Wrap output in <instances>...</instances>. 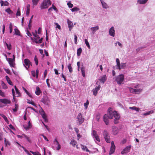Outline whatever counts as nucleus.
Wrapping results in <instances>:
<instances>
[{
  "label": "nucleus",
  "mask_w": 155,
  "mask_h": 155,
  "mask_svg": "<svg viewBox=\"0 0 155 155\" xmlns=\"http://www.w3.org/2000/svg\"><path fill=\"white\" fill-rule=\"evenodd\" d=\"M119 129L118 127L115 126L112 127V134L114 135H117L119 132Z\"/></svg>",
  "instance_id": "obj_7"
},
{
  "label": "nucleus",
  "mask_w": 155,
  "mask_h": 155,
  "mask_svg": "<svg viewBox=\"0 0 155 155\" xmlns=\"http://www.w3.org/2000/svg\"><path fill=\"white\" fill-rule=\"evenodd\" d=\"M116 62L117 63L116 66L117 69L120 70L121 69H124L126 67V63H120V61L118 58L116 59Z\"/></svg>",
  "instance_id": "obj_3"
},
{
  "label": "nucleus",
  "mask_w": 155,
  "mask_h": 155,
  "mask_svg": "<svg viewBox=\"0 0 155 155\" xmlns=\"http://www.w3.org/2000/svg\"><path fill=\"white\" fill-rule=\"evenodd\" d=\"M77 121L80 124H81L84 121V119L82 117V115L81 113H79L77 117Z\"/></svg>",
  "instance_id": "obj_8"
},
{
  "label": "nucleus",
  "mask_w": 155,
  "mask_h": 155,
  "mask_svg": "<svg viewBox=\"0 0 155 155\" xmlns=\"http://www.w3.org/2000/svg\"><path fill=\"white\" fill-rule=\"evenodd\" d=\"M84 41L86 46L88 47V48L89 49H90V46L88 41H87V40L86 39H84Z\"/></svg>",
  "instance_id": "obj_43"
},
{
  "label": "nucleus",
  "mask_w": 155,
  "mask_h": 155,
  "mask_svg": "<svg viewBox=\"0 0 155 155\" xmlns=\"http://www.w3.org/2000/svg\"><path fill=\"white\" fill-rule=\"evenodd\" d=\"M5 78L8 84L11 85H13L12 83L10 80L9 78L7 76H5Z\"/></svg>",
  "instance_id": "obj_30"
},
{
  "label": "nucleus",
  "mask_w": 155,
  "mask_h": 155,
  "mask_svg": "<svg viewBox=\"0 0 155 155\" xmlns=\"http://www.w3.org/2000/svg\"><path fill=\"white\" fill-rule=\"evenodd\" d=\"M22 148L23 149L24 151L26 152V153L28 155H32L29 152L26 150L24 147H22Z\"/></svg>",
  "instance_id": "obj_47"
},
{
  "label": "nucleus",
  "mask_w": 155,
  "mask_h": 155,
  "mask_svg": "<svg viewBox=\"0 0 155 155\" xmlns=\"http://www.w3.org/2000/svg\"><path fill=\"white\" fill-rule=\"evenodd\" d=\"M103 135L105 141L107 143L110 142V137L107 131L104 130L103 133Z\"/></svg>",
  "instance_id": "obj_5"
},
{
  "label": "nucleus",
  "mask_w": 155,
  "mask_h": 155,
  "mask_svg": "<svg viewBox=\"0 0 155 155\" xmlns=\"http://www.w3.org/2000/svg\"><path fill=\"white\" fill-rule=\"evenodd\" d=\"M81 148L83 150H85L86 152H89V153H91L90 151L88 150L86 146L82 144H81Z\"/></svg>",
  "instance_id": "obj_26"
},
{
  "label": "nucleus",
  "mask_w": 155,
  "mask_h": 155,
  "mask_svg": "<svg viewBox=\"0 0 155 155\" xmlns=\"http://www.w3.org/2000/svg\"><path fill=\"white\" fill-rule=\"evenodd\" d=\"M115 147L114 144V142L112 141L111 142V146L109 152L110 154H111L114 152L115 150Z\"/></svg>",
  "instance_id": "obj_13"
},
{
  "label": "nucleus",
  "mask_w": 155,
  "mask_h": 155,
  "mask_svg": "<svg viewBox=\"0 0 155 155\" xmlns=\"http://www.w3.org/2000/svg\"><path fill=\"white\" fill-rule=\"evenodd\" d=\"M88 104L89 102H88L87 101L86 103H84V105L86 109L87 108Z\"/></svg>",
  "instance_id": "obj_57"
},
{
  "label": "nucleus",
  "mask_w": 155,
  "mask_h": 155,
  "mask_svg": "<svg viewBox=\"0 0 155 155\" xmlns=\"http://www.w3.org/2000/svg\"><path fill=\"white\" fill-rule=\"evenodd\" d=\"M40 0H32V4L34 5H36Z\"/></svg>",
  "instance_id": "obj_39"
},
{
  "label": "nucleus",
  "mask_w": 155,
  "mask_h": 155,
  "mask_svg": "<svg viewBox=\"0 0 155 155\" xmlns=\"http://www.w3.org/2000/svg\"><path fill=\"white\" fill-rule=\"evenodd\" d=\"M53 142L54 144L55 145V146L56 147L57 150H59L61 149V147L58 141L56 139H55Z\"/></svg>",
  "instance_id": "obj_19"
},
{
  "label": "nucleus",
  "mask_w": 155,
  "mask_h": 155,
  "mask_svg": "<svg viewBox=\"0 0 155 155\" xmlns=\"http://www.w3.org/2000/svg\"><path fill=\"white\" fill-rule=\"evenodd\" d=\"M30 63V61L28 59H25L24 61L23 65L25 68L27 69L29 68Z\"/></svg>",
  "instance_id": "obj_12"
},
{
  "label": "nucleus",
  "mask_w": 155,
  "mask_h": 155,
  "mask_svg": "<svg viewBox=\"0 0 155 155\" xmlns=\"http://www.w3.org/2000/svg\"><path fill=\"white\" fill-rule=\"evenodd\" d=\"M38 70L37 69L36 71V72L35 71H31V74L34 77H35L36 76L37 77H38Z\"/></svg>",
  "instance_id": "obj_23"
},
{
  "label": "nucleus",
  "mask_w": 155,
  "mask_h": 155,
  "mask_svg": "<svg viewBox=\"0 0 155 155\" xmlns=\"http://www.w3.org/2000/svg\"><path fill=\"white\" fill-rule=\"evenodd\" d=\"M4 45L6 46L8 49L10 50L12 49V46L10 43L8 44L6 42H4Z\"/></svg>",
  "instance_id": "obj_28"
},
{
  "label": "nucleus",
  "mask_w": 155,
  "mask_h": 155,
  "mask_svg": "<svg viewBox=\"0 0 155 155\" xmlns=\"http://www.w3.org/2000/svg\"><path fill=\"white\" fill-rule=\"evenodd\" d=\"M0 115L3 117L6 122L7 123H8V119L3 114H0Z\"/></svg>",
  "instance_id": "obj_36"
},
{
  "label": "nucleus",
  "mask_w": 155,
  "mask_h": 155,
  "mask_svg": "<svg viewBox=\"0 0 155 155\" xmlns=\"http://www.w3.org/2000/svg\"><path fill=\"white\" fill-rule=\"evenodd\" d=\"M109 35L113 37L115 36V30L114 27H111L109 29Z\"/></svg>",
  "instance_id": "obj_10"
},
{
  "label": "nucleus",
  "mask_w": 155,
  "mask_h": 155,
  "mask_svg": "<svg viewBox=\"0 0 155 155\" xmlns=\"http://www.w3.org/2000/svg\"><path fill=\"white\" fill-rule=\"evenodd\" d=\"M101 88L100 85H98V86H96L94 89L92 90V92L94 95L96 96L97 93V91H99Z\"/></svg>",
  "instance_id": "obj_14"
},
{
  "label": "nucleus",
  "mask_w": 155,
  "mask_h": 155,
  "mask_svg": "<svg viewBox=\"0 0 155 155\" xmlns=\"http://www.w3.org/2000/svg\"><path fill=\"white\" fill-rule=\"evenodd\" d=\"M4 6H7L8 5L9 3L7 1H5L4 2Z\"/></svg>",
  "instance_id": "obj_62"
},
{
  "label": "nucleus",
  "mask_w": 155,
  "mask_h": 155,
  "mask_svg": "<svg viewBox=\"0 0 155 155\" xmlns=\"http://www.w3.org/2000/svg\"><path fill=\"white\" fill-rule=\"evenodd\" d=\"M4 142L5 145V147H7L8 146L10 145V143L8 141L6 140V139L5 138Z\"/></svg>",
  "instance_id": "obj_37"
},
{
  "label": "nucleus",
  "mask_w": 155,
  "mask_h": 155,
  "mask_svg": "<svg viewBox=\"0 0 155 155\" xmlns=\"http://www.w3.org/2000/svg\"><path fill=\"white\" fill-rule=\"evenodd\" d=\"M15 88L16 91V94H15L14 89H12V92L13 97H18L20 95V93L16 86H15Z\"/></svg>",
  "instance_id": "obj_6"
},
{
  "label": "nucleus",
  "mask_w": 155,
  "mask_h": 155,
  "mask_svg": "<svg viewBox=\"0 0 155 155\" xmlns=\"http://www.w3.org/2000/svg\"><path fill=\"white\" fill-rule=\"evenodd\" d=\"M148 0H137V3L140 4H144L147 3Z\"/></svg>",
  "instance_id": "obj_24"
},
{
  "label": "nucleus",
  "mask_w": 155,
  "mask_h": 155,
  "mask_svg": "<svg viewBox=\"0 0 155 155\" xmlns=\"http://www.w3.org/2000/svg\"><path fill=\"white\" fill-rule=\"evenodd\" d=\"M129 90L130 91V92L131 93H135V89H133L132 88L130 87L129 88Z\"/></svg>",
  "instance_id": "obj_52"
},
{
  "label": "nucleus",
  "mask_w": 155,
  "mask_h": 155,
  "mask_svg": "<svg viewBox=\"0 0 155 155\" xmlns=\"http://www.w3.org/2000/svg\"><path fill=\"white\" fill-rule=\"evenodd\" d=\"M12 27H13L12 24V23H10L9 24V30H10L9 32L10 34L11 33L12 31V30H13Z\"/></svg>",
  "instance_id": "obj_40"
},
{
  "label": "nucleus",
  "mask_w": 155,
  "mask_h": 155,
  "mask_svg": "<svg viewBox=\"0 0 155 155\" xmlns=\"http://www.w3.org/2000/svg\"><path fill=\"white\" fill-rule=\"evenodd\" d=\"M124 77L123 74L119 75L115 78V80L117 82V84L120 85L123 83L124 80Z\"/></svg>",
  "instance_id": "obj_2"
},
{
  "label": "nucleus",
  "mask_w": 155,
  "mask_h": 155,
  "mask_svg": "<svg viewBox=\"0 0 155 155\" xmlns=\"http://www.w3.org/2000/svg\"><path fill=\"white\" fill-rule=\"evenodd\" d=\"M107 80V78L105 75H104L100 78L99 79L100 81H101L103 84Z\"/></svg>",
  "instance_id": "obj_20"
},
{
  "label": "nucleus",
  "mask_w": 155,
  "mask_h": 155,
  "mask_svg": "<svg viewBox=\"0 0 155 155\" xmlns=\"http://www.w3.org/2000/svg\"><path fill=\"white\" fill-rule=\"evenodd\" d=\"M108 114H105L103 117L104 121L106 125H108L109 124L108 119H112L113 117L115 118L114 122L115 124H117L119 122V120L120 119V116L119 114L117 113L116 111H112L111 108H110L108 110Z\"/></svg>",
  "instance_id": "obj_1"
},
{
  "label": "nucleus",
  "mask_w": 155,
  "mask_h": 155,
  "mask_svg": "<svg viewBox=\"0 0 155 155\" xmlns=\"http://www.w3.org/2000/svg\"><path fill=\"white\" fill-rule=\"evenodd\" d=\"M100 118V116L99 114H98L96 115V119L97 121H98L99 120Z\"/></svg>",
  "instance_id": "obj_56"
},
{
  "label": "nucleus",
  "mask_w": 155,
  "mask_h": 155,
  "mask_svg": "<svg viewBox=\"0 0 155 155\" xmlns=\"http://www.w3.org/2000/svg\"><path fill=\"white\" fill-rule=\"evenodd\" d=\"M17 136L18 138H25L29 142H31V140L30 138L24 134H23L21 135H17Z\"/></svg>",
  "instance_id": "obj_11"
},
{
  "label": "nucleus",
  "mask_w": 155,
  "mask_h": 155,
  "mask_svg": "<svg viewBox=\"0 0 155 155\" xmlns=\"http://www.w3.org/2000/svg\"><path fill=\"white\" fill-rule=\"evenodd\" d=\"M70 143L74 147H75L76 145H77V142L74 140H72Z\"/></svg>",
  "instance_id": "obj_33"
},
{
  "label": "nucleus",
  "mask_w": 155,
  "mask_h": 155,
  "mask_svg": "<svg viewBox=\"0 0 155 155\" xmlns=\"http://www.w3.org/2000/svg\"><path fill=\"white\" fill-rule=\"evenodd\" d=\"M26 94L31 98L32 97V95L28 91L26 93Z\"/></svg>",
  "instance_id": "obj_63"
},
{
  "label": "nucleus",
  "mask_w": 155,
  "mask_h": 155,
  "mask_svg": "<svg viewBox=\"0 0 155 155\" xmlns=\"http://www.w3.org/2000/svg\"><path fill=\"white\" fill-rule=\"evenodd\" d=\"M100 1L103 8L107 9L109 8L108 4L104 0H100Z\"/></svg>",
  "instance_id": "obj_9"
},
{
  "label": "nucleus",
  "mask_w": 155,
  "mask_h": 155,
  "mask_svg": "<svg viewBox=\"0 0 155 155\" xmlns=\"http://www.w3.org/2000/svg\"><path fill=\"white\" fill-rule=\"evenodd\" d=\"M8 62L10 66L12 67H14V60L11 58H8Z\"/></svg>",
  "instance_id": "obj_21"
},
{
  "label": "nucleus",
  "mask_w": 155,
  "mask_h": 155,
  "mask_svg": "<svg viewBox=\"0 0 155 155\" xmlns=\"http://www.w3.org/2000/svg\"><path fill=\"white\" fill-rule=\"evenodd\" d=\"M77 37L76 35H74V41L75 44H77Z\"/></svg>",
  "instance_id": "obj_53"
},
{
  "label": "nucleus",
  "mask_w": 155,
  "mask_h": 155,
  "mask_svg": "<svg viewBox=\"0 0 155 155\" xmlns=\"http://www.w3.org/2000/svg\"><path fill=\"white\" fill-rule=\"evenodd\" d=\"M142 91V89L140 88L135 89V93L136 94H139Z\"/></svg>",
  "instance_id": "obj_41"
},
{
  "label": "nucleus",
  "mask_w": 155,
  "mask_h": 155,
  "mask_svg": "<svg viewBox=\"0 0 155 155\" xmlns=\"http://www.w3.org/2000/svg\"><path fill=\"white\" fill-rule=\"evenodd\" d=\"M71 10L72 12H74L79 11V9L78 8L76 7L73 8L71 9Z\"/></svg>",
  "instance_id": "obj_44"
},
{
  "label": "nucleus",
  "mask_w": 155,
  "mask_h": 155,
  "mask_svg": "<svg viewBox=\"0 0 155 155\" xmlns=\"http://www.w3.org/2000/svg\"><path fill=\"white\" fill-rule=\"evenodd\" d=\"M32 33L33 35L35 38L37 37L38 36L36 31H35V32H33Z\"/></svg>",
  "instance_id": "obj_60"
},
{
  "label": "nucleus",
  "mask_w": 155,
  "mask_h": 155,
  "mask_svg": "<svg viewBox=\"0 0 155 155\" xmlns=\"http://www.w3.org/2000/svg\"><path fill=\"white\" fill-rule=\"evenodd\" d=\"M42 41V38H41L40 39H39L38 41H37V40L36 39L35 40V41L37 43H41Z\"/></svg>",
  "instance_id": "obj_55"
},
{
  "label": "nucleus",
  "mask_w": 155,
  "mask_h": 155,
  "mask_svg": "<svg viewBox=\"0 0 155 155\" xmlns=\"http://www.w3.org/2000/svg\"><path fill=\"white\" fill-rule=\"evenodd\" d=\"M30 5L29 4L27 5L26 6V15H28L30 12Z\"/></svg>",
  "instance_id": "obj_29"
},
{
  "label": "nucleus",
  "mask_w": 155,
  "mask_h": 155,
  "mask_svg": "<svg viewBox=\"0 0 155 155\" xmlns=\"http://www.w3.org/2000/svg\"><path fill=\"white\" fill-rule=\"evenodd\" d=\"M1 85L2 86V87L4 89H6L8 88L6 84L3 81H2Z\"/></svg>",
  "instance_id": "obj_42"
},
{
  "label": "nucleus",
  "mask_w": 155,
  "mask_h": 155,
  "mask_svg": "<svg viewBox=\"0 0 155 155\" xmlns=\"http://www.w3.org/2000/svg\"><path fill=\"white\" fill-rule=\"evenodd\" d=\"M82 52V49L81 48H79L77 49V56H79L80 55Z\"/></svg>",
  "instance_id": "obj_35"
},
{
  "label": "nucleus",
  "mask_w": 155,
  "mask_h": 155,
  "mask_svg": "<svg viewBox=\"0 0 155 155\" xmlns=\"http://www.w3.org/2000/svg\"><path fill=\"white\" fill-rule=\"evenodd\" d=\"M129 108L130 109L134 110L137 111H139L140 110V109L139 108L136 107H130Z\"/></svg>",
  "instance_id": "obj_34"
},
{
  "label": "nucleus",
  "mask_w": 155,
  "mask_h": 155,
  "mask_svg": "<svg viewBox=\"0 0 155 155\" xmlns=\"http://www.w3.org/2000/svg\"><path fill=\"white\" fill-rule=\"evenodd\" d=\"M67 22L68 24V27H73L74 25L72 22L69 20V19H67Z\"/></svg>",
  "instance_id": "obj_22"
},
{
  "label": "nucleus",
  "mask_w": 155,
  "mask_h": 155,
  "mask_svg": "<svg viewBox=\"0 0 155 155\" xmlns=\"http://www.w3.org/2000/svg\"><path fill=\"white\" fill-rule=\"evenodd\" d=\"M34 61L36 65H38V58L36 56H35L34 58Z\"/></svg>",
  "instance_id": "obj_50"
},
{
  "label": "nucleus",
  "mask_w": 155,
  "mask_h": 155,
  "mask_svg": "<svg viewBox=\"0 0 155 155\" xmlns=\"http://www.w3.org/2000/svg\"><path fill=\"white\" fill-rule=\"evenodd\" d=\"M55 24L56 25V28H57L59 30L61 29V28L60 26L58 23H55Z\"/></svg>",
  "instance_id": "obj_51"
},
{
  "label": "nucleus",
  "mask_w": 155,
  "mask_h": 155,
  "mask_svg": "<svg viewBox=\"0 0 155 155\" xmlns=\"http://www.w3.org/2000/svg\"><path fill=\"white\" fill-rule=\"evenodd\" d=\"M30 152L33 155H41V154L38 152H33L32 151H30Z\"/></svg>",
  "instance_id": "obj_45"
},
{
  "label": "nucleus",
  "mask_w": 155,
  "mask_h": 155,
  "mask_svg": "<svg viewBox=\"0 0 155 155\" xmlns=\"http://www.w3.org/2000/svg\"><path fill=\"white\" fill-rule=\"evenodd\" d=\"M0 95L2 97H5V95L4 93L0 90Z\"/></svg>",
  "instance_id": "obj_54"
},
{
  "label": "nucleus",
  "mask_w": 155,
  "mask_h": 155,
  "mask_svg": "<svg viewBox=\"0 0 155 155\" xmlns=\"http://www.w3.org/2000/svg\"><path fill=\"white\" fill-rule=\"evenodd\" d=\"M41 115L42 118L44 119L45 122L47 121L48 120L47 116L44 112H41Z\"/></svg>",
  "instance_id": "obj_25"
},
{
  "label": "nucleus",
  "mask_w": 155,
  "mask_h": 155,
  "mask_svg": "<svg viewBox=\"0 0 155 155\" xmlns=\"http://www.w3.org/2000/svg\"><path fill=\"white\" fill-rule=\"evenodd\" d=\"M92 134L94 137L98 135L97 134L95 130H93L92 132Z\"/></svg>",
  "instance_id": "obj_58"
},
{
  "label": "nucleus",
  "mask_w": 155,
  "mask_h": 155,
  "mask_svg": "<svg viewBox=\"0 0 155 155\" xmlns=\"http://www.w3.org/2000/svg\"><path fill=\"white\" fill-rule=\"evenodd\" d=\"M20 12L19 9H18V11L16 13V15L17 16H19L20 15Z\"/></svg>",
  "instance_id": "obj_59"
},
{
  "label": "nucleus",
  "mask_w": 155,
  "mask_h": 155,
  "mask_svg": "<svg viewBox=\"0 0 155 155\" xmlns=\"http://www.w3.org/2000/svg\"><path fill=\"white\" fill-rule=\"evenodd\" d=\"M131 147L130 146H127L123 150L121 151V153L123 154L126 153L130 151V149Z\"/></svg>",
  "instance_id": "obj_16"
},
{
  "label": "nucleus",
  "mask_w": 155,
  "mask_h": 155,
  "mask_svg": "<svg viewBox=\"0 0 155 155\" xmlns=\"http://www.w3.org/2000/svg\"><path fill=\"white\" fill-rule=\"evenodd\" d=\"M99 29V27L97 25L90 28V30L93 34H94L95 32Z\"/></svg>",
  "instance_id": "obj_18"
},
{
  "label": "nucleus",
  "mask_w": 155,
  "mask_h": 155,
  "mask_svg": "<svg viewBox=\"0 0 155 155\" xmlns=\"http://www.w3.org/2000/svg\"><path fill=\"white\" fill-rule=\"evenodd\" d=\"M23 127L26 130H28L30 129L32 127V125L30 123V120H29L28 122V125L27 126L26 124L23 125Z\"/></svg>",
  "instance_id": "obj_17"
},
{
  "label": "nucleus",
  "mask_w": 155,
  "mask_h": 155,
  "mask_svg": "<svg viewBox=\"0 0 155 155\" xmlns=\"http://www.w3.org/2000/svg\"><path fill=\"white\" fill-rule=\"evenodd\" d=\"M94 137V140H96L97 141L100 142V140L98 135Z\"/></svg>",
  "instance_id": "obj_49"
},
{
  "label": "nucleus",
  "mask_w": 155,
  "mask_h": 155,
  "mask_svg": "<svg viewBox=\"0 0 155 155\" xmlns=\"http://www.w3.org/2000/svg\"><path fill=\"white\" fill-rule=\"evenodd\" d=\"M0 100L1 103L5 104H10L11 102V101L10 100L6 98L1 99V100Z\"/></svg>",
  "instance_id": "obj_15"
},
{
  "label": "nucleus",
  "mask_w": 155,
  "mask_h": 155,
  "mask_svg": "<svg viewBox=\"0 0 155 155\" xmlns=\"http://www.w3.org/2000/svg\"><path fill=\"white\" fill-rule=\"evenodd\" d=\"M67 5L68 6L69 8H71L73 7V5L71 3L70 1H69L67 3Z\"/></svg>",
  "instance_id": "obj_48"
},
{
  "label": "nucleus",
  "mask_w": 155,
  "mask_h": 155,
  "mask_svg": "<svg viewBox=\"0 0 155 155\" xmlns=\"http://www.w3.org/2000/svg\"><path fill=\"white\" fill-rule=\"evenodd\" d=\"M5 11L9 14H11L12 13V12L10 10L9 8H8L6 9Z\"/></svg>",
  "instance_id": "obj_46"
},
{
  "label": "nucleus",
  "mask_w": 155,
  "mask_h": 155,
  "mask_svg": "<svg viewBox=\"0 0 155 155\" xmlns=\"http://www.w3.org/2000/svg\"><path fill=\"white\" fill-rule=\"evenodd\" d=\"M81 72L82 74L83 77H85V70L84 67H82L81 68Z\"/></svg>",
  "instance_id": "obj_31"
},
{
  "label": "nucleus",
  "mask_w": 155,
  "mask_h": 155,
  "mask_svg": "<svg viewBox=\"0 0 155 155\" xmlns=\"http://www.w3.org/2000/svg\"><path fill=\"white\" fill-rule=\"evenodd\" d=\"M26 94L31 98L32 97V95L28 91L26 93Z\"/></svg>",
  "instance_id": "obj_64"
},
{
  "label": "nucleus",
  "mask_w": 155,
  "mask_h": 155,
  "mask_svg": "<svg viewBox=\"0 0 155 155\" xmlns=\"http://www.w3.org/2000/svg\"><path fill=\"white\" fill-rule=\"evenodd\" d=\"M5 71L8 74H10V70L8 69H4Z\"/></svg>",
  "instance_id": "obj_61"
},
{
  "label": "nucleus",
  "mask_w": 155,
  "mask_h": 155,
  "mask_svg": "<svg viewBox=\"0 0 155 155\" xmlns=\"http://www.w3.org/2000/svg\"><path fill=\"white\" fill-rule=\"evenodd\" d=\"M68 68L69 69V71L70 73H71L72 72V68L71 66V64H68Z\"/></svg>",
  "instance_id": "obj_38"
},
{
  "label": "nucleus",
  "mask_w": 155,
  "mask_h": 155,
  "mask_svg": "<svg viewBox=\"0 0 155 155\" xmlns=\"http://www.w3.org/2000/svg\"><path fill=\"white\" fill-rule=\"evenodd\" d=\"M41 93V91L40 89L37 86L35 91V94L37 95H39Z\"/></svg>",
  "instance_id": "obj_27"
},
{
  "label": "nucleus",
  "mask_w": 155,
  "mask_h": 155,
  "mask_svg": "<svg viewBox=\"0 0 155 155\" xmlns=\"http://www.w3.org/2000/svg\"><path fill=\"white\" fill-rule=\"evenodd\" d=\"M51 4V2L47 1L45 0H44L40 5L41 9H43L48 8Z\"/></svg>",
  "instance_id": "obj_4"
},
{
  "label": "nucleus",
  "mask_w": 155,
  "mask_h": 155,
  "mask_svg": "<svg viewBox=\"0 0 155 155\" xmlns=\"http://www.w3.org/2000/svg\"><path fill=\"white\" fill-rule=\"evenodd\" d=\"M15 34L21 36V34L17 28H15L14 29Z\"/></svg>",
  "instance_id": "obj_32"
}]
</instances>
